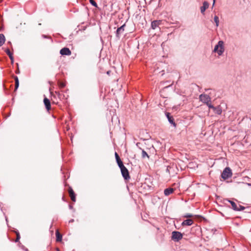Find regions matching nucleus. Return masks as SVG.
<instances>
[{
	"label": "nucleus",
	"instance_id": "f257e3e1",
	"mask_svg": "<svg viewBox=\"0 0 251 251\" xmlns=\"http://www.w3.org/2000/svg\"><path fill=\"white\" fill-rule=\"evenodd\" d=\"M224 43L223 41H219L214 49L213 51L217 52L219 55H222L224 52Z\"/></svg>",
	"mask_w": 251,
	"mask_h": 251
},
{
	"label": "nucleus",
	"instance_id": "f03ea898",
	"mask_svg": "<svg viewBox=\"0 0 251 251\" xmlns=\"http://www.w3.org/2000/svg\"><path fill=\"white\" fill-rule=\"evenodd\" d=\"M232 173L231 169L229 167H226L223 171L221 177L224 180L227 179L231 177Z\"/></svg>",
	"mask_w": 251,
	"mask_h": 251
},
{
	"label": "nucleus",
	"instance_id": "7ed1b4c3",
	"mask_svg": "<svg viewBox=\"0 0 251 251\" xmlns=\"http://www.w3.org/2000/svg\"><path fill=\"white\" fill-rule=\"evenodd\" d=\"M183 237L182 234L179 231H173L172 233V239L175 241H179Z\"/></svg>",
	"mask_w": 251,
	"mask_h": 251
},
{
	"label": "nucleus",
	"instance_id": "20e7f679",
	"mask_svg": "<svg viewBox=\"0 0 251 251\" xmlns=\"http://www.w3.org/2000/svg\"><path fill=\"white\" fill-rule=\"evenodd\" d=\"M123 177L125 180H129L130 178L129 172L127 168L124 166L120 168Z\"/></svg>",
	"mask_w": 251,
	"mask_h": 251
},
{
	"label": "nucleus",
	"instance_id": "39448f33",
	"mask_svg": "<svg viewBox=\"0 0 251 251\" xmlns=\"http://www.w3.org/2000/svg\"><path fill=\"white\" fill-rule=\"evenodd\" d=\"M199 99L200 101L204 103H208V102H211V98L210 97L205 94H201L199 96Z\"/></svg>",
	"mask_w": 251,
	"mask_h": 251
},
{
	"label": "nucleus",
	"instance_id": "423d86ee",
	"mask_svg": "<svg viewBox=\"0 0 251 251\" xmlns=\"http://www.w3.org/2000/svg\"><path fill=\"white\" fill-rule=\"evenodd\" d=\"M68 193L71 200L75 202L76 201L75 194L71 187H69Z\"/></svg>",
	"mask_w": 251,
	"mask_h": 251
},
{
	"label": "nucleus",
	"instance_id": "0eeeda50",
	"mask_svg": "<svg viewBox=\"0 0 251 251\" xmlns=\"http://www.w3.org/2000/svg\"><path fill=\"white\" fill-rule=\"evenodd\" d=\"M71 51L68 48H63L60 50V53L62 55H70Z\"/></svg>",
	"mask_w": 251,
	"mask_h": 251
},
{
	"label": "nucleus",
	"instance_id": "6e6552de",
	"mask_svg": "<svg viewBox=\"0 0 251 251\" xmlns=\"http://www.w3.org/2000/svg\"><path fill=\"white\" fill-rule=\"evenodd\" d=\"M125 24L118 28L116 31V35L117 38H120V35L125 30Z\"/></svg>",
	"mask_w": 251,
	"mask_h": 251
},
{
	"label": "nucleus",
	"instance_id": "1a4fd4ad",
	"mask_svg": "<svg viewBox=\"0 0 251 251\" xmlns=\"http://www.w3.org/2000/svg\"><path fill=\"white\" fill-rule=\"evenodd\" d=\"M44 103L46 106V108L48 111H49L51 109V104L50 100L47 98H45L44 99Z\"/></svg>",
	"mask_w": 251,
	"mask_h": 251
},
{
	"label": "nucleus",
	"instance_id": "9d476101",
	"mask_svg": "<svg viewBox=\"0 0 251 251\" xmlns=\"http://www.w3.org/2000/svg\"><path fill=\"white\" fill-rule=\"evenodd\" d=\"M194 222L192 219H189L184 220L183 221V222L181 223V226H190L193 225Z\"/></svg>",
	"mask_w": 251,
	"mask_h": 251
},
{
	"label": "nucleus",
	"instance_id": "9b49d317",
	"mask_svg": "<svg viewBox=\"0 0 251 251\" xmlns=\"http://www.w3.org/2000/svg\"><path fill=\"white\" fill-rule=\"evenodd\" d=\"M209 7V3L207 1H204L203 2V5L201 7V12L203 14L205 10Z\"/></svg>",
	"mask_w": 251,
	"mask_h": 251
},
{
	"label": "nucleus",
	"instance_id": "f8f14e48",
	"mask_svg": "<svg viewBox=\"0 0 251 251\" xmlns=\"http://www.w3.org/2000/svg\"><path fill=\"white\" fill-rule=\"evenodd\" d=\"M161 23V21L160 20H156V21H154L153 22H151V27L152 29H155L157 27H158Z\"/></svg>",
	"mask_w": 251,
	"mask_h": 251
},
{
	"label": "nucleus",
	"instance_id": "ddd939ff",
	"mask_svg": "<svg viewBox=\"0 0 251 251\" xmlns=\"http://www.w3.org/2000/svg\"><path fill=\"white\" fill-rule=\"evenodd\" d=\"M166 116H167V118L168 119L169 122L171 124H173L174 126H176V125L175 123L174 122V118H173V117L172 116H171L170 115V114L169 113H168V112H167L166 113Z\"/></svg>",
	"mask_w": 251,
	"mask_h": 251
},
{
	"label": "nucleus",
	"instance_id": "4468645a",
	"mask_svg": "<svg viewBox=\"0 0 251 251\" xmlns=\"http://www.w3.org/2000/svg\"><path fill=\"white\" fill-rule=\"evenodd\" d=\"M213 110L214 112L218 115H221L222 113V109L220 105L217 107H214Z\"/></svg>",
	"mask_w": 251,
	"mask_h": 251
},
{
	"label": "nucleus",
	"instance_id": "2eb2a0df",
	"mask_svg": "<svg viewBox=\"0 0 251 251\" xmlns=\"http://www.w3.org/2000/svg\"><path fill=\"white\" fill-rule=\"evenodd\" d=\"M174 189L172 188H169L165 189L164 191V195L166 196H169L171 194H172L174 192Z\"/></svg>",
	"mask_w": 251,
	"mask_h": 251
},
{
	"label": "nucleus",
	"instance_id": "dca6fc26",
	"mask_svg": "<svg viewBox=\"0 0 251 251\" xmlns=\"http://www.w3.org/2000/svg\"><path fill=\"white\" fill-rule=\"evenodd\" d=\"M5 52L7 53V54L9 56V58H10L12 63H13V61H14V58H13V56L12 55V53L10 52L9 49H7L5 50Z\"/></svg>",
	"mask_w": 251,
	"mask_h": 251
},
{
	"label": "nucleus",
	"instance_id": "f3484780",
	"mask_svg": "<svg viewBox=\"0 0 251 251\" xmlns=\"http://www.w3.org/2000/svg\"><path fill=\"white\" fill-rule=\"evenodd\" d=\"M55 234L56 241L60 242L62 240V235L59 232L58 230L56 231Z\"/></svg>",
	"mask_w": 251,
	"mask_h": 251
},
{
	"label": "nucleus",
	"instance_id": "a211bd4d",
	"mask_svg": "<svg viewBox=\"0 0 251 251\" xmlns=\"http://www.w3.org/2000/svg\"><path fill=\"white\" fill-rule=\"evenodd\" d=\"M228 201L230 203L233 210L235 211H237V210H238V206L237 205L236 203L231 201Z\"/></svg>",
	"mask_w": 251,
	"mask_h": 251
},
{
	"label": "nucleus",
	"instance_id": "6ab92c4d",
	"mask_svg": "<svg viewBox=\"0 0 251 251\" xmlns=\"http://www.w3.org/2000/svg\"><path fill=\"white\" fill-rule=\"evenodd\" d=\"M14 78L15 81V90H16L18 89L19 85V79L18 76L16 75L14 76Z\"/></svg>",
	"mask_w": 251,
	"mask_h": 251
},
{
	"label": "nucleus",
	"instance_id": "aec40b11",
	"mask_svg": "<svg viewBox=\"0 0 251 251\" xmlns=\"http://www.w3.org/2000/svg\"><path fill=\"white\" fill-rule=\"evenodd\" d=\"M5 38L3 34H0V47L5 42Z\"/></svg>",
	"mask_w": 251,
	"mask_h": 251
},
{
	"label": "nucleus",
	"instance_id": "412c9836",
	"mask_svg": "<svg viewBox=\"0 0 251 251\" xmlns=\"http://www.w3.org/2000/svg\"><path fill=\"white\" fill-rule=\"evenodd\" d=\"M116 162L117 163V164L120 168H122V167L124 166L123 163L121 159H119L118 160H116Z\"/></svg>",
	"mask_w": 251,
	"mask_h": 251
},
{
	"label": "nucleus",
	"instance_id": "4be33fe9",
	"mask_svg": "<svg viewBox=\"0 0 251 251\" xmlns=\"http://www.w3.org/2000/svg\"><path fill=\"white\" fill-rule=\"evenodd\" d=\"M214 21L216 23V25L217 27L219 26V17L217 16H215L214 18Z\"/></svg>",
	"mask_w": 251,
	"mask_h": 251
},
{
	"label": "nucleus",
	"instance_id": "5701e85b",
	"mask_svg": "<svg viewBox=\"0 0 251 251\" xmlns=\"http://www.w3.org/2000/svg\"><path fill=\"white\" fill-rule=\"evenodd\" d=\"M142 157L143 158H145L146 157H148V158H149V156L147 153L143 150L142 151Z\"/></svg>",
	"mask_w": 251,
	"mask_h": 251
},
{
	"label": "nucleus",
	"instance_id": "b1692460",
	"mask_svg": "<svg viewBox=\"0 0 251 251\" xmlns=\"http://www.w3.org/2000/svg\"><path fill=\"white\" fill-rule=\"evenodd\" d=\"M58 86L60 88H63L65 87L66 84L65 83L63 82L59 81L58 83Z\"/></svg>",
	"mask_w": 251,
	"mask_h": 251
},
{
	"label": "nucleus",
	"instance_id": "393cba45",
	"mask_svg": "<svg viewBox=\"0 0 251 251\" xmlns=\"http://www.w3.org/2000/svg\"><path fill=\"white\" fill-rule=\"evenodd\" d=\"M89 2L93 6H95V7H98L97 3L94 0H89Z\"/></svg>",
	"mask_w": 251,
	"mask_h": 251
},
{
	"label": "nucleus",
	"instance_id": "a878e982",
	"mask_svg": "<svg viewBox=\"0 0 251 251\" xmlns=\"http://www.w3.org/2000/svg\"><path fill=\"white\" fill-rule=\"evenodd\" d=\"M193 216V215L190 213H187L183 215L184 218H191Z\"/></svg>",
	"mask_w": 251,
	"mask_h": 251
},
{
	"label": "nucleus",
	"instance_id": "bb28decb",
	"mask_svg": "<svg viewBox=\"0 0 251 251\" xmlns=\"http://www.w3.org/2000/svg\"><path fill=\"white\" fill-rule=\"evenodd\" d=\"M207 106L209 108H211L212 109H213V108H214L215 106H214L212 104H211V102H208V103H205Z\"/></svg>",
	"mask_w": 251,
	"mask_h": 251
},
{
	"label": "nucleus",
	"instance_id": "cd10ccee",
	"mask_svg": "<svg viewBox=\"0 0 251 251\" xmlns=\"http://www.w3.org/2000/svg\"><path fill=\"white\" fill-rule=\"evenodd\" d=\"M16 239L15 240V242H17L19 241V240H20V234L19 232H17L16 233Z\"/></svg>",
	"mask_w": 251,
	"mask_h": 251
},
{
	"label": "nucleus",
	"instance_id": "c85d7f7f",
	"mask_svg": "<svg viewBox=\"0 0 251 251\" xmlns=\"http://www.w3.org/2000/svg\"><path fill=\"white\" fill-rule=\"evenodd\" d=\"M245 209V208L244 206L241 205H239L238 210H237V211H242V210H244Z\"/></svg>",
	"mask_w": 251,
	"mask_h": 251
},
{
	"label": "nucleus",
	"instance_id": "c756f323",
	"mask_svg": "<svg viewBox=\"0 0 251 251\" xmlns=\"http://www.w3.org/2000/svg\"><path fill=\"white\" fill-rule=\"evenodd\" d=\"M115 156L116 160H118V159H120L118 154L116 152H115Z\"/></svg>",
	"mask_w": 251,
	"mask_h": 251
},
{
	"label": "nucleus",
	"instance_id": "7c9ffc66",
	"mask_svg": "<svg viewBox=\"0 0 251 251\" xmlns=\"http://www.w3.org/2000/svg\"><path fill=\"white\" fill-rule=\"evenodd\" d=\"M110 73H111V71H107V72H106V74H107L108 75H110Z\"/></svg>",
	"mask_w": 251,
	"mask_h": 251
},
{
	"label": "nucleus",
	"instance_id": "2f4dec72",
	"mask_svg": "<svg viewBox=\"0 0 251 251\" xmlns=\"http://www.w3.org/2000/svg\"><path fill=\"white\" fill-rule=\"evenodd\" d=\"M215 3V0H213V6H214V5Z\"/></svg>",
	"mask_w": 251,
	"mask_h": 251
},
{
	"label": "nucleus",
	"instance_id": "473e14b6",
	"mask_svg": "<svg viewBox=\"0 0 251 251\" xmlns=\"http://www.w3.org/2000/svg\"><path fill=\"white\" fill-rule=\"evenodd\" d=\"M74 222V220L73 219L71 220L69 222Z\"/></svg>",
	"mask_w": 251,
	"mask_h": 251
},
{
	"label": "nucleus",
	"instance_id": "72a5a7b5",
	"mask_svg": "<svg viewBox=\"0 0 251 251\" xmlns=\"http://www.w3.org/2000/svg\"><path fill=\"white\" fill-rule=\"evenodd\" d=\"M248 185L249 186H251V183H248Z\"/></svg>",
	"mask_w": 251,
	"mask_h": 251
}]
</instances>
